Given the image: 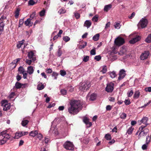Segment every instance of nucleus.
<instances>
[{
  "instance_id": "nucleus-13",
  "label": "nucleus",
  "mask_w": 151,
  "mask_h": 151,
  "mask_svg": "<svg viewBox=\"0 0 151 151\" xmlns=\"http://www.w3.org/2000/svg\"><path fill=\"white\" fill-rule=\"evenodd\" d=\"M27 55L29 58L32 59V60L33 61H34L36 60V58L35 57H34V53L32 51H31L29 52Z\"/></svg>"
},
{
  "instance_id": "nucleus-57",
  "label": "nucleus",
  "mask_w": 151,
  "mask_h": 151,
  "mask_svg": "<svg viewBox=\"0 0 151 151\" xmlns=\"http://www.w3.org/2000/svg\"><path fill=\"white\" fill-rule=\"evenodd\" d=\"M67 89L69 91L71 92L73 91V88L70 86H68Z\"/></svg>"
},
{
  "instance_id": "nucleus-63",
  "label": "nucleus",
  "mask_w": 151,
  "mask_h": 151,
  "mask_svg": "<svg viewBox=\"0 0 151 151\" xmlns=\"http://www.w3.org/2000/svg\"><path fill=\"white\" fill-rule=\"evenodd\" d=\"M7 131L6 130L5 131H3L1 132L0 133V135H2L3 137L6 134Z\"/></svg>"
},
{
  "instance_id": "nucleus-35",
  "label": "nucleus",
  "mask_w": 151,
  "mask_h": 151,
  "mask_svg": "<svg viewBox=\"0 0 151 151\" xmlns=\"http://www.w3.org/2000/svg\"><path fill=\"white\" fill-rule=\"evenodd\" d=\"M74 16L77 19H78L80 18V14L79 13H78L77 12H74Z\"/></svg>"
},
{
  "instance_id": "nucleus-33",
  "label": "nucleus",
  "mask_w": 151,
  "mask_h": 151,
  "mask_svg": "<svg viewBox=\"0 0 151 151\" xmlns=\"http://www.w3.org/2000/svg\"><path fill=\"white\" fill-rule=\"evenodd\" d=\"M42 85H40L39 84H38L37 86V89L39 90H41L44 88V86L43 84H42V83H41Z\"/></svg>"
},
{
  "instance_id": "nucleus-32",
  "label": "nucleus",
  "mask_w": 151,
  "mask_h": 151,
  "mask_svg": "<svg viewBox=\"0 0 151 151\" xmlns=\"http://www.w3.org/2000/svg\"><path fill=\"white\" fill-rule=\"evenodd\" d=\"M110 76L112 78H114L116 76V73L114 71L110 72L109 74Z\"/></svg>"
},
{
  "instance_id": "nucleus-11",
  "label": "nucleus",
  "mask_w": 151,
  "mask_h": 151,
  "mask_svg": "<svg viewBox=\"0 0 151 151\" xmlns=\"http://www.w3.org/2000/svg\"><path fill=\"white\" fill-rule=\"evenodd\" d=\"M141 39V37L139 36H137L133 38L129 41V42L131 44H133L139 41Z\"/></svg>"
},
{
  "instance_id": "nucleus-54",
  "label": "nucleus",
  "mask_w": 151,
  "mask_h": 151,
  "mask_svg": "<svg viewBox=\"0 0 151 151\" xmlns=\"http://www.w3.org/2000/svg\"><path fill=\"white\" fill-rule=\"evenodd\" d=\"M101 59V57L100 55L96 56L94 57V59L96 60L97 61H99Z\"/></svg>"
},
{
  "instance_id": "nucleus-49",
  "label": "nucleus",
  "mask_w": 151,
  "mask_h": 151,
  "mask_svg": "<svg viewBox=\"0 0 151 151\" xmlns=\"http://www.w3.org/2000/svg\"><path fill=\"white\" fill-rule=\"evenodd\" d=\"M98 17L96 15L95 16L92 18V21L95 22H97L98 21Z\"/></svg>"
},
{
  "instance_id": "nucleus-34",
  "label": "nucleus",
  "mask_w": 151,
  "mask_h": 151,
  "mask_svg": "<svg viewBox=\"0 0 151 151\" xmlns=\"http://www.w3.org/2000/svg\"><path fill=\"white\" fill-rule=\"evenodd\" d=\"M87 45V42H84V44L82 43L81 45H80L79 46V48L81 49L84 48Z\"/></svg>"
},
{
  "instance_id": "nucleus-12",
  "label": "nucleus",
  "mask_w": 151,
  "mask_h": 151,
  "mask_svg": "<svg viewBox=\"0 0 151 151\" xmlns=\"http://www.w3.org/2000/svg\"><path fill=\"white\" fill-rule=\"evenodd\" d=\"M147 125H145V126H142L139 128V130L141 132L139 133V135H141L142 136H144L147 135V134L144 132V130L142 131L143 129Z\"/></svg>"
},
{
  "instance_id": "nucleus-28",
  "label": "nucleus",
  "mask_w": 151,
  "mask_h": 151,
  "mask_svg": "<svg viewBox=\"0 0 151 151\" xmlns=\"http://www.w3.org/2000/svg\"><path fill=\"white\" fill-rule=\"evenodd\" d=\"M5 24H3L2 23H0V35L2 34L4 30Z\"/></svg>"
},
{
  "instance_id": "nucleus-20",
  "label": "nucleus",
  "mask_w": 151,
  "mask_h": 151,
  "mask_svg": "<svg viewBox=\"0 0 151 151\" xmlns=\"http://www.w3.org/2000/svg\"><path fill=\"white\" fill-rule=\"evenodd\" d=\"M21 59V58H17L16 60H13L12 63H11V64L14 65V68L16 67L17 65L16 63H17Z\"/></svg>"
},
{
  "instance_id": "nucleus-1",
  "label": "nucleus",
  "mask_w": 151,
  "mask_h": 151,
  "mask_svg": "<svg viewBox=\"0 0 151 151\" xmlns=\"http://www.w3.org/2000/svg\"><path fill=\"white\" fill-rule=\"evenodd\" d=\"M70 107L68 108L69 113L74 115L76 114L81 110L82 104L79 100H73L70 101Z\"/></svg>"
},
{
  "instance_id": "nucleus-36",
  "label": "nucleus",
  "mask_w": 151,
  "mask_h": 151,
  "mask_svg": "<svg viewBox=\"0 0 151 151\" xmlns=\"http://www.w3.org/2000/svg\"><path fill=\"white\" fill-rule=\"evenodd\" d=\"M133 93V91L132 90L128 91L127 93V96L128 97H130L132 96Z\"/></svg>"
},
{
  "instance_id": "nucleus-9",
  "label": "nucleus",
  "mask_w": 151,
  "mask_h": 151,
  "mask_svg": "<svg viewBox=\"0 0 151 151\" xmlns=\"http://www.w3.org/2000/svg\"><path fill=\"white\" fill-rule=\"evenodd\" d=\"M125 71L124 69L121 70L119 72V76L118 77V80H121L126 75Z\"/></svg>"
},
{
  "instance_id": "nucleus-42",
  "label": "nucleus",
  "mask_w": 151,
  "mask_h": 151,
  "mask_svg": "<svg viewBox=\"0 0 151 151\" xmlns=\"http://www.w3.org/2000/svg\"><path fill=\"white\" fill-rule=\"evenodd\" d=\"M66 12L65 10L63 8H61L58 11V13L60 14H64Z\"/></svg>"
},
{
  "instance_id": "nucleus-47",
  "label": "nucleus",
  "mask_w": 151,
  "mask_h": 151,
  "mask_svg": "<svg viewBox=\"0 0 151 151\" xmlns=\"http://www.w3.org/2000/svg\"><path fill=\"white\" fill-rule=\"evenodd\" d=\"M60 75L63 76H64L66 74V72L64 70H61L60 71Z\"/></svg>"
},
{
  "instance_id": "nucleus-31",
  "label": "nucleus",
  "mask_w": 151,
  "mask_h": 151,
  "mask_svg": "<svg viewBox=\"0 0 151 151\" xmlns=\"http://www.w3.org/2000/svg\"><path fill=\"white\" fill-rule=\"evenodd\" d=\"M29 122V121L27 120L24 119L22 122L21 124L22 126H25Z\"/></svg>"
},
{
  "instance_id": "nucleus-48",
  "label": "nucleus",
  "mask_w": 151,
  "mask_h": 151,
  "mask_svg": "<svg viewBox=\"0 0 151 151\" xmlns=\"http://www.w3.org/2000/svg\"><path fill=\"white\" fill-rule=\"evenodd\" d=\"M150 138L149 135L147 136L146 137V143L147 144H148L150 143Z\"/></svg>"
},
{
  "instance_id": "nucleus-15",
  "label": "nucleus",
  "mask_w": 151,
  "mask_h": 151,
  "mask_svg": "<svg viewBox=\"0 0 151 151\" xmlns=\"http://www.w3.org/2000/svg\"><path fill=\"white\" fill-rule=\"evenodd\" d=\"M91 22L90 20H86L84 22V26L88 28L91 26Z\"/></svg>"
},
{
  "instance_id": "nucleus-64",
  "label": "nucleus",
  "mask_w": 151,
  "mask_h": 151,
  "mask_svg": "<svg viewBox=\"0 0 151 151\" xmlns=\"http://www.w3.org/2000/svg\"><path fill=\"white\" fill-rule=\"evenodd\" d=\"M145 90L146 91H148L149 92H151V87H149L147 88H146L145 89Z\"/></svg>"
},
{
  "instance_id": "nucleus-55",
  "label": "nucleus",
  "mask_w": 151,
  "mask_h": 151,
  "mask_svg": "<svg viewBox=\"0 0 151 151\" xmlns=\"http://www.w3.org/2000/svg\"><path fill=\"white\" fill-rule=\"evenodd\" d=\"M61 93L63 95H66L67 93V91L64 89H62L61 90Z\"/></svg>"
},
{
  "instance_id": "nucleus-30",
  "label": "nucleus",
  "mask_w": 151,
  "mask_h": 151,
  "mask_svg": "<svg viewBox=\"0 0 151 151\" xmlns=\"http://www.w3.org/2000/svg\"><path fill=\"white\" fill-rule=\"evenodd\" d=\"M18 71L20 73L22 74L25 72H26V71L24 70V69L22 66H20L18 68Z\"/></svg>"
},
{
  "instance_id": "nucleus-27",
  "label": "nucleus",
  "mask_w": 151,
  "mask_h": 151,
  "mask_svg": "<svg viewBox=\"0 0 151 151\" xmlns=\"http://www.w3.org/2000/svg\"><path fill=\"white\" fill-rule=\"evenodd\" d=\"M20 11V9L19 8H17L15 12V17L16 18H17L19 15V13Z\"/></svg>"
},
{
  "instance_id": "nucleus-60",
  "label": "nucleus",
  "mask_w": 151,
  "mask_h": 151,
  "mask_svg": "<svg viewBox=\"0 0 151 151\" xmlns=\"http://www.w3.org/2000/svg\"><path fill=\"white\" fill-rule=\"evenodd\" d=\"M36 14V12H33L30 15V18H31L32 20L33 19L35 16Z\"/></svg>"
},
{
  "instance_id": "nucleus-16",
  "label": "nucleus",
  "mask_w": 151,
  "mask_h": 151,
  "mask_svg": "<svg viewBox=\"0 0 151 151\" xmlns=\"http://www.w3.org/2000/svg\"><path fill=\"white\" fill-rule=\"evenodd\" d=\"M31 19L30 18L27 19L26 21H25L24 24L26 26H32L33 22H31Z\"/></svg>"
},
{
  "instance_id": "nucleus-45",
  "label": "nucleus",
  "mask_w": 151,
  "mask_h": 151,
  "mask_svg": "<svg viewBox=\"0 0 151 151\" xmlns=\"http://www.w3.org/2000/svg\"><path fill=\"white\" fill-rule=\"evenodd\" d=\"M10 138V135L8 134H5V135L4 137V139L6 140V141Z\"/></svg>"
},
{
  "instance_id": "nucleus-5",
  "label": "nucleus",
  "mask_w": 151,
  "mask_h": 151,
  "mask_svg": "<svg viewBox=\"0 0 151 151\" xmlns=\"http://www.w3.org/2000/svg\"><path fill=\"white\" fill-rule=\"evenodd\" d=\"M1 105L4 106L3 110L4 111H7L10 108V104L8 103L7 101L6 100H2L1 101Z\"/></svg>"
},
{
  "instance_id": "nucleus-56",
  "label": "nucleus",
  "mask_w": 151,
  "mask_h": 151,
  "mask_svg": "<svg viewBox=\"0 0 151 151\" xmlns=\"http://www.w3.org/2000/svg\"><path fill=\"white\" fill-rule=\"evenodd\" d=\"M6 142V140L3 139H2L0 140V145H2L5 143Z\"/></svg>"
},
{
  "instance_id": "nucleus-39",
  "label": "nucleus",
  "mask_w": 151,
  "mask_h": 151,
  "mask_svg": "<svg viewBox=\"0 0 151 151\" xmlns=\"http://www.w3.org/2000/svg\"><path fill=\"white\" fill-rule=\"evenodd\" d=\"M63 40L66 42H67L70 40V38L67 36H65L63 37Z\"/></svg>"
},
{
  "instance_id": "nucleus-40",
  "label": "nucleus",
  "mask_w": 151,
  "mask_h": 151,
  "mask_svg": "<svg viewBox=\"0 0 151 151\" xmlns=\"http://www.w3.org/2000/svg\"><path fill=\"white\" fill-rule=\"evenodd\" d=\"M89 60V56H84L83 59V61L85 62H86Z\"/></svg>"
},
{
  "instance_id": "nucleus-6",
  "label": "nucleus",
  "mask_w": 151,
  "mask_h": 151,
  "mask_svg": "<svg viewBox=\"0 0 151 151\" xmlns=\"http://www.w3.org/2000/svg\"><path fill=\"white\" fill-rule=\"evenodd\" d=\"M63 146L67 150H73L74 149V146L73 143L70 142H65Z\"/></svg>"
},
{
  "instance_id": "nucleus-2",
  "label": "nucleus",
  "mask_w": 151,
  "mask_h": 151,
  "mask_svg": "<svg viewBox=\"0 0 151 151\" xmlns=\"http://www.w3.org/2000/svg\"><path fill=\"white\" fill-rule=\"evenodd\" d=\"M91 86V83L88 81L82 83L79 88L80 90L83 92L86 91Z\"/></svg>"
},
{
  "instance_id": "nucleus-4",
  "label": "nucleus",
  "mask_w": 151,
  "mask_h": 151,
  "mask_svg": "<svg viewBox=\"0 0 151 151\" xmlns=\"http://www.w3.org/2000/svg\"><path fill=\"white\" fill-rule=\"evenodd\" d=\"M147 20L145 18H142L139 23L138 26V27L140 26L142 28H144L147 26Z\"/></svg>"
},
{
  "instance_id": "nucleus-18",
  "label": "nucleus",
  "mask_w": 151,
  "mask_h": 151,
  "mask_svg": "<svg viewBox=\"0 0 151 151\" xmlns=\"http://www.w3.org/2000/svg\"><path fill=\"white\" fill-rule=\"evenodd\" d=\"M96 97V95L95 93H92L90 96L89 100L93 101L95 100Z\"/></svg>"
},
{
  "instance_id": "nucleus-29",
  "label": "nucleus",
  "mask_w": 151,
  "mask_h": 151,
  "mask_svg": "<svg viewBox=\"0 0 151 151\" xmlns=\"http://www.w3.org/2000/svg\"><path fill=\"white\" fill-rule=\"evenodd\" d=\"M99 34H97L93 37V39L95 41H97L99 38Z\"/></svg>"
},
{
  "instance_id": "nucleus-21",
  "label": "nucleus",
  "mask_w": 151,
  "mask_h": 151,
  "mask_svg": "<svg viewBox=\"0 0 151 151\" xmlns=\"http://www.w3.org/2000/svg\"><path fill=\"white\" fill-rule=\"evenodd\" d=\"M38 134V132L37 130L32 131L29 134L30 136L34 137L37 135Z\"/></svg>"
},
{
  "instance_id": "nucleus-10",
  "label": "nucleus",
  "mask_w": 151,
  "mask_h": 151,
  "mask_svg": "<svg viewBox=\"0 0 151 151\" xmlns=\"http://www.w3.org/2000/svg\"><path fill=\"white\" fill-rule=\"evenodd\" d=\"M83 122L87 125L88 127H91L92 125V123L89 122V119L87 117H84L83 119Z\"/></svg>"
},
{
  "instance_id": "nucleus-22",
  "label": "nucleus",
  "mask_w": 151,
  "mask_h": 151,
  "mask_svg": "<svg viewBox=\"0 0 151 151\" xmlns=\"http://www.w3.org/2000/svg\"><path fill=\"white\" fill-rule=\"evenodd\" d=\"M22 136L23 134H21L20 132H16L15 133V135L14 137V139H18Z\"/></svg>"
},
{
  "instance_id": "nucleus-24",
  "label": "nucleus",
  "mask_w": 151,
  "mask_h": 151,
  "mask_svg": "<svg viewBox=\"0 0 151 151\" xmlns=\"http://www.w3.org/2000/svg\"><path fill=\"white\" fill-rule=\"evenodd\" d=\"M134 129V128L132 126L130 127L127 130V133L128 134H131L132 133Z\"/></svg>"
},
{
  "instance_id": "nucleus-38",
  "label": "nucleus",
  "mask_w": 151,
  "mask_h": 151,
  "mask_svg": "<svg viewBox=\"0 0 151 151\" xmlns=\"http://www.w3.org/2000/svg\"><path fill=\"white\" fill-rule=\"evenodd\" d=\"M148 119V118L147 117H144L141 120V122L142 123H146L147 122Z\"/></svg>"
},
{
  "instance_id": "nucleus-17",
  "label": "nucleus",
  "mask_w": 151,
  "mask_h": 151,
  "mask_svg": "<svg viewBox=\"0 0 151 151\" xmlns=\"http://www.w3.org/2000/svg\"><path fill=\"white\" fill-rule=\"evenodd\" d=\"M112 5L111 4H109L108 5H106L105 6L104 10L105 11L107 12L109 10H110L112 7Z\"/></svg>"
},
{
  "instance_id": "nucleus-23",
  "label": "nucleus",
  "mask_w": 151,
  "mask_h": 151,
  "mask_svg": "<svg viewBox=\"0 0 151 151\" xmlns=\"http://www.w3.org/2000/svg\"><path fill=\"white\" fill-rule=\"evenodd\" d=\"M140 96V92L139 91H137L135 92L134 95V99H138Z\"/></svg>"
},
{
  "instance_id": "nucleus-14",
  "label": "nucleus",
  "mask_w": 151,
  "mask_h": 151,
  "mask_svg": "<svg viewBox=\"0 0 151 151\" xmlns=\"http://www.w3.org/2000/svg\"><path fill=\"white\" fill-rule=\"evenodd\" d=\"M27 72L29 74H32L34 71L33 67L32 66H29L27 67Z\"/></svg>"
},
{
  "instance_id": "nucleus-26",
  "label": "nucleus",
  "mask_w": 151,
  "mask_h": 151,
  "mask_svg": "<svg viewBox=\"0 0 151 151\" xmlns=\"http://www.w3.org/2000/svg\"><path fill=\"white\" fill-rule=\"evenodd\" d=\"M145 41L147 43H150L151 42V33L148 35L145 39Z\"/></svg>"
},
{
  "instance_id": "nucleus-43",
  "label": "nucleus",
  "mask_w": 151,
  "mask_h": 151,
  "mask_svg": "<svg viewBox=\"0 0 151 151\" xmlns=\"http://www.w3.org/2000/svg\"><path fill=\"white\" fill-rule=\"evenodd\" d=\"M37 137L39 139V140H41L43 138V136L41 133H38L37 135Z\"/></svg>"
},
{
  "instance_id": "nucleus-62",
  "label": "nucleus",
  "mask_w": 151,
  "mask_h": 151,
  "mask_svg": "<svg viewBox=\"0 0 151 151\" xmlns=\"http://www.w3.org/2000/svg\"><path fill=\"white\" fill-rule=\"evenodd\" d=\"M90 53L91 55H95L96 54V50L95 49H92L90 51Z\"/></svg>"
},
{
  "instance_id": "nucleus-3",
  "label": "nucleus",
  "mask_w": 151,
  "mask_h": 151,
  "mask_svg": "<svg viewBox=\"0 0 151 151\" xmlns=\"http://www.w3.org/2000/svg\"><path fill=\"white\" fill-rule=\"evenodd\" d=\"M114 42L116 46H119L125 43V40L123 38L118 37L115 39Z\"/></svg>"
},
{
  "instance_id": "nucleus-7",
  "label": "nucleus",
  "mask_w": 151,
  "mask_h": 151,
  "mask_svg": "<svg viewBox=\"0 0 151 151\" xmlns=\"http://www.w3.org/2000/svg\"><path fill=\"white\" fill-rule=\"evenodd\" d=\"M114 84L112 82H110L107 84L106 88V91L108 92H111L113 90Z\"/></svg>"
},
{
  "instance_id": "nucleus-50",
  "label": "nucleus",
  "mask_w": 151,
  "mask_h": 151,
  "mask_svg": "<svg viewBox=\"0 0 151 151\" xmlns=\"http://www.w3.org/2000/svg\"><path fill=\"white\" fill-rule=\"evenodd\" d=\"M114 26L115 28L118 29L120 28L121 25H120V23L117 22L115 25H114Z\"/></svg>"
},
{
  "instance_id": "nucleus-58",
  "label": "nucleus",
  "mask_w": 151,
  "mask_h": 151,
  "mask_svg": "<svg viewBox=\"0 0 151 151\" xmlns=\"http://www.w3.org/2000/svg\"><path fill=\"white\" fill-rule=\"evenodd\" d=\"M25 62L27 64L29 65H30L31 64L32 61L31 60L26 59Z\"/></svg>"
},
{
  "instance_id": "nucleus-59",
  "label": "nucleus",
  "mask_w": 151,
  "mask_h": 151,
  "mask_svg": "<svg viewBox=\"0 0 151 151\" xmlns=\"http://www.w3.org/2000/svg\"><path fill=\"white\" fill-rule=\"evenodd\" d=\"M102 71L103 73H106L107 71V67L106 66H105L104 67Z\"/></svg>"
},
{
  "instance_id": "nucleus-19",
  "label": "nucleus",
  "mask_w": 151,
  "mask_h": 151,
  "mask_svg": "<svg viewBox=\"0 0 151 151\" xmlns=\"http://www.w3.org/2000/svg\"><path fill=\"white\" fill-rule=\"evenodd\" d=\"M22 84L17 82L15 84V86L17 89H20L22 87Z\"/></svg>"
},
{
  "instance_id": "nucleus-51",
  "label": "nucleus",
  "mask_w": 151,
  "mask_h": 151,
  "mask_svg": "<svg viewBox=\"0 0 151 151\" xmlns=\"http://www.w3.org/2000/svg\"><path fill=\"white\" fill-rule=\"evenodd\" d=\"M45 9H43L40 12V15L41 17H43L44 16L45 14Z\"/></svg>"
},
{
  "instance_id": "nucleus-8",
  "label": "nucleus",
  "mask_w": 151,
  "mask_h": 151,
  "mask_svg": "<svg viewBox=\"0 0 151 151\" xmlns=\"http://www.w3.org/2000/svg\"><path fill=\"white\" fill-rule=\"evenodd\" d=\"M150 55V52L149 51H145L142 53L140 57L141 60H143L147 59Z\"/></svg>"
},
{
  "instance_id": "nucleus-53",
  "label": "nucleus",
  "mask_w": 151,
  "mask_h": 151,
  "mask_svg": "<svg viewBox=\"0 0 151 151\" xmlns=\"http://www.w3.org/2000/svg\"><path fill=\"white\" fill-rule=\"evenodd\" d=\"M125 104L126 105H128L130 104L131 103V102L130 100L128 99H125L124 101Z\"/></svg>"
},
{
  "instance_id": "nucleus-46",
  "label": "nucleus",
  "mask_w": 151,
  "mask_h": 151,
  "mask_svg": "<svg viewBox=\"0 0 151 151\" xmlns=\"http://www.w3.org/2000/svg\"><path fill=\"white\" fill-rule=\"evenodd\" d=\"M36 4V2L33 0H29L28 2V4L29 5H33Z\"/></svg>"
},
{
  "instance_id": "nucleus-61",
  "label": "nucleus",
  "mask_w": 151,
  "mask_h": 151,
  "mask_svg": "<svg viewBox=\"0 0 151 151\" xmlns=\"http://www.w3.org/2000/svg\"><path fill=\"white\" fill-rule=\"evenodd\" d=\"M24 23L23 19H20L19 21V27H20L21 26H22Z\"/></svg>"
},
{
  "instance_id": "nucleus-37",
  "label": "nucleus",
  "mask_w": 151,
  "mask_h": 151,
  "mask_svg": "<svg viewBox=\"0 0 151 151\" xmlns=\"http://www.w3.org/2000/svg\"><path fill=\"white\" fill-rule=\"evenodd\" d=\"M120 118L122 119H125L127 116V114L125 113H122L120 114Z\"/></svg>"
},
{
  "instance_id": "nucleus-52",
  "label": "nucleus",
  "mask_w": 151,
  "mask_h": 151,
  "mask_svg": "<svg viewBox=\"0 0 151 151\" xmlns=\"http://www.w3.org/2000/svg\"><path fill=\"white\" fill-rule=\"evenodd\" d=\"M148 145V144H147L146 143L145 144L143 145L142 147V149L143 150H147V149Z\"/></svg>"
},
{
  "instance_id": "nucleus-44",
  "label": "nucleus",
  "mask_w": 151,
  "mask_h": 151,
  "mask_svg": "<svg viewBox=\"0 0 151 151\" xmlns=\"http://www.w3.org/2000/svg\"><path fill=\"white\" fill-rule=\"evenodd\" d=\"M105 138L108 140H110L111 139V137L110 134H107L105 135Z\"/></svg>"
},
{
  "instance_id": "nucleus-41",
  "label": "nucleus",
  "mask_w": 151,
  "mask_h": 151,
  "mask_svg": "<svg viewBox=\"0 0 151 151\" xmlns=\"http://www.w3.org/2000/svg\"><path fill=\"white\" fill-rule=\"evenodd\" d=\"M58 75V73L55 72H53L52 74V77H54V79H57V76Z\"/></svg>"
},
{
  "instance_id": "nucleus-25",
  "label": "nucleus",
  "mask_w": 151,
  "mask_h": 151,
  "mask_svg": "<svg viewBox=\"0 0 151 151\" xmlns=\"http://www.w3.org/2000/svg\"><path fill=\"white\" fill-rule=\"evenodd\" d=\"M63 53L61 49V47H59V49L57 52L56 55L58 57H60Z\"/></svg>"
}]
</instances>
